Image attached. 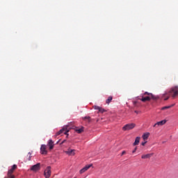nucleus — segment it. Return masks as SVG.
<instances>
[{
  "label": "nucleus",
  "instance_id": "1",
  "mask_svg": "<svg viewBox=\"0 0 178 178\" xmlns=\"http://www.w3.org/2000/svg\"><path fill=\"white\" fill-rule=\"evenodd\" d=\"M171 95L172 98H175V97H177L178 95V87L175 86L168 92H165L163 95L162 98L164 99V101H168L169 99V97Z\"/></svg>",
  "mask_w": 178,
  "mask_h": 178
},
{
  "label": "nucleus",
  "instance_id": "2",
  "mask_svg": "<svg viewBox=\"0 0 178 178\" xmlns=\"http://www.w3.org/2000/svg\"><path fill=\"white\" fill-rule=\"evenodd\" d=\"M17 169V165L16 164H14L11 169H10L8 172L7 177L5 178H15V175H13V172Z\"/></svg>",
  "mask_w": 178,
  "mask_h": 178
},
{
  "label": "nucleus",
  "instance_id": "3",
  "mask_svg": "<svg viewBox=\"0 0 178 178\" xmlns=\"http://www.w3.org/2000/svg\"><path fill=\"white\" fill-rule=\"evenodd\" d=\"M136 127V124L134 123H131V124H127L122 127V130L124 131H126L127 130H131Z\"/></svg>",
  "mask_w": 178,
  "mask_h": 178
},
{
  "label": "nucleus",
  "instance_id": "4",
  "mask_svg": "<svg viewBox=\"0 0 178 178\" xmlns=\"http://www.w3.org/2000/svg\"><path fill=\"white\" fill-rule=\"evenodd\" d=\"M51 166H47V168L44 170V176L45 178L51 177Z\"/></svg>",
  "mask_w": 178,
  "mask_h": 178
},
{
  "label": "nucleus",
  "instance_id": "5",
  "mask_svg": "<svg viewBox=\"0 0 178 178\" xmlns=\"http://www.w3.org/2000/svg\"><path fill=\"white\" fill-rule=\"evenodd\" d=\"M40 154H42V155H47V154H48V150H47V145H41Z\"/></svg>",
  "mask_w": 178,
  "mask_h": 178
},
{
  "label": "nucleus",
  "instance_id": "6",
  "mask_svg": "<svg viewBox=\"0 0 178 178\" xmlns=\"http://www.w3.org/2000/svg\"><path fill=\"white\" fill-rule=\"evenodd\" d=\"M143 95H148V97H151L152 99H154V101H156V99H158V96H155L152 93H149L148 92H145Z\"/></svg>",
  "mask_w": 178,
  "mask_h": 178
},
{
  "label": "nucleus",
  "instance_id": "7",
  "mask_svg": "<svg viewBox=\"0 0 178 178\" xmlns=\"http://www.w3.org/2000/svg\"><path fill=\"white\" fill-rule=\"evenodd\" d=\"M47 145L49 147V151H51V149H54V147H55V144H54L52 139H49L48 140Z\"/></svg>",
  "mask_w": 178,
  "mask_h": 178
},
{
  "label": "nucleus",
  "instance_id": "8",
  "mask_svg": "<svg viewBox=\"0 0 178 178\" xmlns=\"http://www.w3.org/2000/svg\"><path fill=\"white\" fill-rule=\"evenodd\" d=\"M41 164L40 163L33 165L31 168V170H33V172H37V170H40Z\"/></svg>",
  "mask_w": 178,
  "mask_h": 178
},
{
  "label": "nucleus",
  "instance_id": "9",
  "mask_svg": "<svg viewBox=\"0 0 178 178\" xmlns=\"http://www.w3.org/2000/svg\"><path fill=\"white\" fill-rule=\"evenodd\" d=\"M93 108L99 111V113H104V112H106V110H105V108H102V107H100L99 106H94Z\"/></svg>",
  "mask_w": 178,
  "mask_h": 178
},
{
  "label": "nucleus",
  "instance_id": "10",
  "mask_svg": "<svg viewBox=\"0 0 178 178\" xmlns=\"http://www.w3.org/2000/svg\"><path fill=\"white\" fill-rule=\"evenodd\" d=\"M152 156H154V153L143 154L141 158L142 159H149Z\"/></svg>",
  "mask_w": 178,
  "mask_h": 178
},
{
  "label": "nucleus",
  "instance_id": "11",
  "mask_svg": "<svg viewBox=\"0 0 178 178\" xmlns=\"http://www.w3.org/2000/svg\"><path fill=\"white\" fill-rule=\"evenodd\" d=\"M91 166H92V164H90V165H86L83 168H82L79 172L80 174H83L84 173V172H87L88 169H90V168H91Z\"/></svg>",
  "mask_w": 178,
  "mask_h": 178
},
{
  "label": "nucleus",
  "instance_id": "12",
  "mask_svg": "<svg viewBox=\"0 0 178 178\" xmlns=\"http://www.w3.org/2000/svg\"><path fill=\"white\" fill-rule=\"evenodd\" d=\"M165 123H166L165 120L159 121L154 125V127H158V126H163V124H165Z\"/></svg>",
  "mask_w": 178,
  "mask_h": 178
},
{
  "label": "nucleus",
  "instance_id": "13",
  "mask_svg": "<svg viewBox=\"0 0 178 178\" xmlns=\"http://www.w3.org/2000/svg\"><path fill=\"white\" fill-rule=\"evenodd\" d=\"M151 99H152V98L151 97V96H147V97H142V98L140 99V101H142V102H147V101H151Z\"/></svg>",
  "mask_w": 178,
  "mask_h": 178
},
{
  "label": "nucleus",
  "instance_id": "14",
  "mask_svg": "<svg viewBox=\"0 0 178 178\" xmlns=\"http://www.w3.org/2000/svg\"><path fill=\"white\" fill-rule=\"evenodd\" d=\"M140 137H136V140H135V142L133 143V145L134 146H136V145H138V144H140Z\"/></svg>",
  "mask_w": 178,
  "mask_h": 178
},
{
  "label": "nucleus",
  "instance_id": "15",
  "mask_svg": "<svg viewBox=\"0 0 178 178\" xmlns=\"http://www.w3.org/2000/svg\"><path fill=\"white\" fill-rule=\"evenodd\" d=\"M65 130H66L65 128H63L61 129L60 131H58L56 134V137H58V136H60V134H62V133H63L65 131Z\"/></svg>",
  "mask_w": 178,
  "mask_h": 178
},
{
  "label": "nucleus",
  "instance_id": "16",
  "mask_svg": "<svg viewBox=\"0 0 178 178\" xmlns=\"http://www.w3.org/2000/svg\"><path fill=\"white\" fill-rule=\"evenodd\" d=\"M148 137H149V133H145L143 135L142 138H143V140H148Z\"/></svg>",
  "mask_w": 178,
  "mask_h": 178
},
{
  "label": "nucleus",
  "instance_id": "17",
  "mask_svg": "<svg viewBox=\"0 0 178 178\" xmlns=\"http://www.w3.org/2000/svg\"><path fill=\"white\" fill-rule=\"evenodd\" d=\"M112 99H113V97L112 96H109L108 99L106 100V104H111V102H112Z\"/></svg>",
  "mask_w": 178,
  "mask_h": 178
},
{
  "label": "nucleus",
  "instance_id": "18",
  "mask_svg": "<svg viewBox=\"0 0 178 178\" xmlns=\"http://www.w3.org/2000/svg\"><path fill=\"white\" fill-rule=\"evenodd\" d=\"M75 131H76V133L80 134L84 131V127H82L81 129H75Z\"/></svg>",
  "mask_w": 178,
  "mask_h": 178
},
{
  "label": "nucleus",
  "instance_id": "19",
  "mask_svg": "<svg viewBox=\"0 0 178 178\" xmlns=\"http://www.w3.org/2000/svg\"><path fill=\"white\" fill-rule=\"evenodd\" d=\"M67 154H68V155H74V149H68Z\"/></svg>",
  "mask_w": 178,
  "mask_h": 178
},
{
  "label": "nucleus",
  "instance_id": "20",
  "mask_svg": "<svg viewBox=\"0 0 178 178\" xmlns=\"http://www.w3.org/2000/svg\"><path fill=\"white\" fill-rule=\"evenodd\" d=\"M83 120H88V122H91V117L90 116H86L83 118Z\"/></svg>",
  "mask_w": 178,
  "mask_h": 178
},
{
  "label": "nucleus",
  "instance_id": "21",
  "mask_svg": "<svg viewBox=\"0 0 178 178\" xmlns=\"http://www.w3.org/2000/svg\"><path fill=\"white\" fill-rule=\"evenodd\" d=\"M170 106H167L161 108V111H165V109H170Z\"/></svg>",
  "mask_w": 178,
  "mask_h": 178
},
{
  "label": "nucleus",
  "instance_id": "22",
  "mask_svg": "<svg viewBox=\"0 0 178 178\" xmlns=\"http://www.w3.org/2000/svg\"><path fill=\"white\" fill-rule=\"evenodd\" d=\"M67 133H69V130H66V129H65V132H64V134H65V136H69V134H67Z\"/></svg>",
  "mask_w": 178,
  "mask_h": 178
},
{
  "label": "nucleus",
  "instance_id": "23",
  "mask_svg": "<svg viewBox=\"0 0 178 178\" xmlns=\"http://www.w3.org/2000/svg\"><path fill=\"white\" fill-rule=\"evenodd\" d=\"M136 151H137V147H136L134 148V149L132 151V154H134V152H136Z\"/></svg>",
  "mask_w": 178,
  "mask_h": 178
},
{
  "label": "nucleus",
  "instance_id": "24",
  "mask_svg": "<svg viewBox=\"0 0 178 178\" xmlns=\"http://www.w3.org/2000/svg\"><path fill=\"white\" fill-rule=\"evenodd\" d=\"M145 144H147V142H143V143H141V145L144 146V145H145Z\"/></svg>",
  "mask_w": 178,
  "mask_h": 178
},
{
  "label": "nucleus",
  "instance_id": "25",
  "mask_svg": "<svg viewBox=\"0 0 178 178\" xmlns=\"http://www.w3.org/2000/svg\"><path fill=\"white\" fill-rule=\"evenodd\" d=\"M29 161H31V154H30V156L29 157Z\"/></svg>",
  "mask_w": 178,
  "mask_h": 178
},
{
  "label": "nucleus",
  "instance_id": "26",
  "mask_svg": "<svg viewBox=\"0 0 178 178\" xmlns=\"http://www.w3.org/2000/svg\"><path fill=\"white\" fill-rule=\"evenodd\" d=\"M124 154H126V151H123V152H122V155H124Z\"/></svg>",
  "mask_w": 178,
  "mask_h": 178
},
{
  "label": "nucleus",
  "instance_id": "27",
  "mask_svg": "<svg viewBox=\"0 0 178 178\" xmlns=\"http://www.w3.org/2000/svg\"><path fill=\"white\" fill-rule=\"evenodd\" d=\"M170 106V108H173V106H175V104H172V105H170V106Z\"/></svg>",
  "mask_w": 178,
  "mask_h": 178
},
{
  "label": "nucleus",
  "instance_id": "28",
  "mask_svg": "<svg viewBox=\"0 0 178 178\" xmlns=\"http://www.w3.org/2000/svg\"><path fill=\"white\" fill-rule=\"evenodd\" d=\"M64 143H66V140H64L60 144H64Z\"/></svg>",
  "mask_w": 178,
  "mask_h": 178
}]
</instances>
